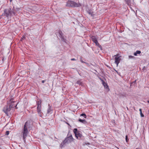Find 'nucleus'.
<instances>
[{"mask_svg":"<svg viewBox=\"0 0 149 149\" xmlns=\"http://www.w3.org/2000/svg\"><path fill=\"white\" fill-rule=\"evenodd\" d=\"M102 84L104 86L107 85V84L104 81L102 82Z\"/></svg>","mask_w":149,"mask_h":149,"instance_id":"aec40b11","label":"nucleus"},{"mask_svg":"<svg viewBox=\"0 0 149 149\" xmlns=\"http://www.w3.org/2000/svg\"><path fill=\"white\" fill-rule=\"evenodd\" d=\"M73 140V139L72 135L67 137L65 138L63 142L61 143L60 146L61 147H62L64 145V144L66 143H71Z\"/></svg>","mask_w":149,"mask_h":149,"instance_id":"7ed1b4c3","label":"nucleus"},{"mask_svg":"<svg viewBox=\"0 0 149 149\" xmlns=\"http://www.w3.org/2000/svg\"><path fill=\"white\" fill-rule=\"evenodd\" d=\"M139 111H140V113L142 112V110H141V109H139Z\"/></svg>","mask_w":149,"mask_h":149,"instance_id":"cd10ccee","label":"nucleus"},{"mask_svg":"<svg viewBox=\"0 0 149 149\" xmlns=\"http://www.w3.org/2000/svg\"><path fill=\"white\" fill-rule=\"evenodd\" d=\"M146 70V68L145 66L142 69L143 71H145Z\"/></svg>","mask_w":149,"mask_h":149,"instance_id":"a211bd4d","label":"nucleus"},{"mask_svg":"<svg viewBox=\"0 0 149 149\" xmlns=\"http://www.w3.org/2000/svg\"><path fill=\"white\" fill-rule=\"evenodd\" d=\"M38 107L37 108V111L39 116H41L42 115L41 114V100H39L37 102Z\"/></svg>","mask_w":149,"mask_h":149,"instance_id":"39448f33","label":"nucleus"},{"mask_svg":"<svg viewBox=\"0 0 149 149\" xmlns=\"http://www.w3.org/2000/svg\"><path fill=\"white\" fill-rule=\"evenodd\" d=\"M12 107H13V105H12V103H11L9 107L8 106H5L3 108V111L6 114L8 115V112L10 110L11 108Z\"/></svg>","mask_w":149,"mask_h":149,"instance_id":"20e7f679","label":"nucleus"},{"mask_svg":"<svg viewBox=\"0 0 149 149\" xmlns=\"http://www.w3.org/2000/svg\"><path fill=\"white\" fill-rule=\"evenodd\" d=\"M9 134V131H6V135H8Z\"/></svg>","mask_w":149,"mask_h":149,"instance_id":"5701e85b","label":"nucleus"},{"mask_svg":"<svg viewBox=\"0 0 149 149\" xmlns=\"http://www.w3.org/2000/svg\"><path fill=\"white\" fill-rule=\"evenodd\" d=\"M71 61H75L76 60V59L75 58H73L71 59Z\"/></svg>","mask_w":149,"mask_h":149,"instance_id":"bb28decb","label":"nucleus"},{"mask_svg":"<svg viewBox=\"0 0 149 149\" xmlns=\"http://www.w3.org/2000/svg\"><path fill=\"white\" fill-rule=\"evenodd\" d=\"M141 116V117H143L144 116L143 114L142 113V112L140 113Z\"/></svg>","mask_w":149,"mask_h":149,"instance_id":"b1692460","label":"nucleus"},{"mask_svg":"<svg viewBox=\"0 0 149 149\" xmlns=\"http://www.w3.org/2000/svg\"><path fill=\"white\" fill-rule=\"evenodd\" d=\"M78 120L79 122L84 124H86L87 123L86 120L85 119L82 120L81 119H79Z\"/></svg>","mask_w":149,"mask_h":149,"instance_id":"9b49d317","label":"nucleus"},{"mask_svg":"<svg viewBox=\"0 0 149 149\" xmlns=\"http://www.w3.org/2000/svg\"><path fill=\"white\" fill-rule=\"evenodd\" d=\"M30 125L29 122L27 121L25 123L23 131L22 132V137L23 138L24 141L25 142L26 140V138L28 135V128H29Z\"/></svg>","mask_w":149,"mask_h":149,"instance_id":"f257e3e1","label":"nucleus"},{"mask_svg":"<svg viewBox=\"0 0 149 149\" xmlns=\"http://www.w3.org/2000/svg\"><path fill=\"white\" fill-rule=\"evenodd\" d=\"M13 0H10V2L12 1Z\"/></svg>","mask_w":149,"mask_h":149,"instance_id":"2f4dec72","label":"nucleus"},{"mask_svg":"<svg viewBox=\"0 0 149 149\" xmlns=\"http://www.w3.org/2000/svg\"><path fill=\"white\" fill-rule=\"evenodd\" d=\"M16 106H17V105H16L15 106V107H16Z\"/></svg>","mask_w":149,"mask_h":149,"instance_id":"473e14b6","label":"nucleus"},{"mask_svg":"<svg viewBox=\"0 0 149 149\" xmlns=\"http://www.w3.org/2000/svg\"><path fill=\"white\" fill-rule=\"evenodd\" d=\"M125 139H126V142H127L128 141H127V135H126V136Z\"/></svg>","mask_w":149,"mask_h":149,"instance_id":"a878e982","label":"nucleus"},{"mask_svg":"<svg viewBox=\"0 0 149 149\" xmlns=\"http://www.w3.org/2000/svg\"><path fill=\"white\" fill-rule=\"evenodd\" d=\"M125 1L128 4L129 3H130V0H125Z\"/></svg>","mask_w":149,"mask_h":149,"instance_id":"6ab92c4d","label":"nucleus"},{"mask_svg":"<svg viewBox=\"0 0 149 149\" xmlns=\"http://www.w3.org/2000/svg\"><path fill=\"white\" fill-rule=\"evenodd\" d=\"M96 46H98V47L100 48V49L101 50H102V46L101 45H100L99 44V45H96Z\"/></svg>","mask_w":149,"mask_h":149,"instance_id":"412c9836","label":"nucleus"},{"mask_svg":"<svg viewBox=\"0 0 149 149\" xmlns=\"http://www.w3.org/2000/svg\"><path fill=\"white\" fill-rule=\"evenodd\" d=\"M15 15V13L13 9L10 8H9L4 9V13L1 15V16H6L7 18L10 17L13 15Z\"/></svg>","mask_w":149,"mask_h":149,"instance_id":"f03ea898","label":"nucleus"},{"mask_svg":"<svg viewBox=\"0 0 149 149\" xmlns=\"http://www.w3.org/2000/svg\"><path fill=\"white\" fill-rule=\"evenodd\" d=\"M141 53V52L139 50H137L136 52L134 53V55L135 56H137V54H140Z\"/></svg>","mask_w":149,"mask_h":149,"instance_id":"f8f14e48","label":"nucleus"},{"mask_svg":"<svg viewBox=\"0 0 149 149\" xmlns=\"http://www.w3.org/2000/svg\"><path fill=\"white\" fill-rule=\"evenodd\" d=\"M91 40H92V41L93 42H94L96 45H99V43L98 42L97 40V38H95V36H92L91 37Z\"/></svg>","mask_w":149,"mask_h":149,"instance_id":"9d476101","label":"nucleus"},{"mask_svg":"<svg viewBox=\"0 0 149 149\" xmlns=\"http://www.w3.org/2000/svg\"><path fill=\"white\" fill-rule=\"evenodd\" d=\"M80 61H81V62L82 63H85L87 64H88L87 63L85 62L84 61H83V60H82V57L81 56L80 58Z\"/></svg>","mask_w":149,"mask_h":149,"instance_id":"dca6fc26","label":"nucleus"},{"mask_svg":"<svg viewBox=\"0 0 149 149\" xmlns=\"http://www.w3.org/2000/svg\"><path fill=\"white\" fill-rule=\"evenodd\" d=\"M73 132L75 136L77 139H80L82 137V134L79 131H78L77 129V128L74 129L73 130Z\"/></svg>","mask_w":149,"mask_h":149,"instance_id":"423d86ee","label":"nucleus"},{"mask_svg":"<svg viewBox=\"0 0 149 149\" xmlns=\"http://www.w3.org/2000/svg\"><path fill=\"white\" fill-rule=\"evenodd\" d=\"M88 13L89 14L91 15V16H93L94 15L93 13L91 10H89Z\"/></svg>","mask_w":149,"mask_h":149,"instance_id":"ddd939ff","label":"nucleus"},{"mask_svg":"<svg viewBox=\"0 0 149 149\" xmlns=\"http://www.w3.org/2000/svg\"><path fill=\"white\" fill-rule=\"evenodd\" d=\"M104 87V88H106V89H108V88H109L108 86L107 85H106V86H105Z\"/></svg>","mask_w":149,"mask_h":149,"instance_id":"393cba45","label":"nucleus"},{"mask_svg":"<svg viewBox=\"0 0 149 149\" xmlns=\"http://www.w3.org/2000/svg\"><path fill=\"white\" fill-rule=\"evenodd\" d=\"M80 116H83L85 118H86V115L85 113H82L81 114Z\"/></svg>","mask_w":149,"mask_h":149,"instance_id":"f3484780","label":"nucleus"},{"mask_svg":"<svg viewBox=\"0 0 149 149\" xmlns=\"http://www.w3.org/2000/svg\"><path fill=\"white\" fill-rule=\"evenodd\" d=\"M45 82V80H43V81H42V83H44Z\"/></svg>","mask_w":149,"mask_h":149,"instance_id":"c85d7f7f","label":"nucleus"},{"mask_svg":"<svg viewBox=\"0 0 149 149\" xmlns=\"http://www.w3.org/2000/svg\"><path fill=\"white\" fill-rule=\"evenodd\" d=\"M58 33L59 35V36L61 38V40L64 42H66V39L64 38V36H63V34L62 33V31L60 30L59 31Z\"/></svg>","mask_w":149,"mask_h":149,"instance_id":"6e6552de","label":"nucleus"},{"mask_svg":"<svg viewBox=\"0 0 149 149\" xmlns=\"http://www.w3.org/2000/svg\"><path fill=\"white\" fill-rule=\"evenodd\" d=\"M119 55L118 54H117L116 55H115L114 56L115 57V63L116 64L117 66H118L120 60V56H118Z\"/></svg>","mask_w":149,"mask_h":149,"instance_id":"0eeeda50","label":"nucleus"},{"mask_svg":"<svg viewBox=\"0 0 149 149\" xmlns=\"http://www.w3.org/2000/svg\"><path fill=\"white\" fill-rule=\"evenodd\" d=\"M52 110L51 107H49L48 108L47 110V113H50V112L52 111Z\"/></svg>","mask_w":149,"mask_h":149,"instance_id":"4468645a","label":"nucleus"},{"mask_svg":"<svg viewBox=\"0 0 149 149\" xmlns=\"http://www.w3.org/2000/svg\"><path fill=\"white\" fill-rule=\"evenodd\" d=\"M2 16H1H1H0V19L2 17Z\"/></svg>","mask_w":149,"mask_h":149,"instance_id":"c756f323","label":"nucleus"},{"mask_svg":"<svg viewBox=\"0 0 149 149\" xmlns=\"http://www.w3.org/2000/svg\"><path fill=\"white\" fill-rule=\"evenodd\" d=\"M70 6L77 7L81 6V5L79 3H77L74 1H71L70 2Z\"/></svg>","mask_w":149,"mask_h":149,"instance_id":"1a4fd4ad","label":"nucleus"},{"mask_svg":"<svg viewBox=\"0 0 149 149\" xmlns=\"http://www.w3.org/2000/svg\"><path fill=\"white\" fill-rule=\"evenodd\" d=\"M77 84H79V85H81L82 84V82L81 81V80H78L77 82Z\"/></svg>","mask_w":149,"mask_h":149,"instance_id":"2eb2a0df","label":"nucleus"},{"mask_svg":"<svg viewBox=\"0 0 149 149\" xmlns=\"http://www.w3.org/2000/svg\"><path fill=\"white\" fill-rule=\"evenodd\" d=\"M147 102H148V103H149V101H147Z\"/></svg>","mask_w":149,"mask_h":149,"instance_id":"7c9ffc66","label":"nucleus"},{"mask_svg":"<svg viewBox=\"0 0 149 149\" xmlns=\"http://www.w3.org/2000/svg\"><path fill=\"white\" fill-rule=\"evenodd\" d=\"M134 57L133 56H131V55H130V56H129V58H134Z\"/></svg>","mask_w":149,"mask_h":149,"instance_id":"4be33fe9","label":"nucleus"}]
</instances>
